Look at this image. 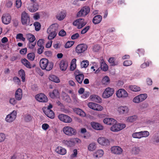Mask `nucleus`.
I'll use <instances>...</instances> for the list:
<instances>
[{
    "mask_svg": "<svg viewBox=\"0 0 159 159\" xmlns=\"http://www.w3.org/2000/svg\"><path fill=\"white\" fill-rule=\"evenodd\" d=\"M40 66L42 70H45L49 71L51 70L53 66V64L52 62H49L48 60L45 58L41 59L39 62Z\"/></svg>",
    "mask_w": 159,
    "mask_h": 159,
    "instance_id": "1",
    "label": "nucleus"
},
{
    "mask_svg": "<svg viewBox=\"0 0 159 159\" xmlns=\"http://www.w3.org/2000/svg\"><path fill=\"white\" fill-rule=\"evenodd\" d=\"M63 132L66 135L71 136L75 135L76 134V130L69 126H65L62 129Z\"/></svg>",
    "mask_w": 159,
    "mask_h": 159,
    "instance_id": "2",
    "label": "nucleus"
},
{
    "mask_svg": "<svg viewBox=\"0 0 159 159\" xmlns=\"http://www.w3.org/2000/svg\"><path fill=\"white\" fill-rule=\"evenodd\" d=\"M90 11V8L89 6H84L81 8L80 10L77 13V16L78 17H84L89 13Z\"/></svg>",
    "mask_w": 159,
    "mask_h": 159,
    "instance_id": "3",
    "label": "nucleus"
},
{
    "mask_svg": "<svg viewBox=\"0 0 159 159\" xmlns=\"http://www.w3.org/2000/svg\"><path fill=\"white\" fill-rule=\"evenodd\" d=\"M80 140L77 138H71L68 140H64L62 142L67 146L71 147L74 146L76 144L80 143Z\"/></svg>",
    "mask_w": 159,
    "mask_h": 159,
    "instance_id": "4",
    "label": "nucleus"
},
{
    "mask_svg": "<svg viewBox=\"0 0 159 159\" xmlns=\"http://www.w3.org/2000/svg\"><path fill=\"white\" fill-rule=\"evenodd\" d=\"M116 110L117 113L120 115H126L128 113L129 111L128 107L126 106L118 107Z\"/></svg>",
    "mask_w": 159,
    "mask_h": 159,
    "instance_id": "5",
    "label": "nucleus"
},
{
    "mask_svg": "<svg viewBox=\"0 0 159 159\" xmlns=\"http://www.w3.org/2000/svg\"><path fill=\"white\" fill-rule=\"evenodd\" d=\"M16 116V111L15 110H14L10 114L7 116L5 118V120L8 123H11L15 120Z\"/></svg>",
    "mask_w": 159,
    "mask_h": 159,
    "instance_id": "6",
    "label": "nucleus"
},
{
    "mask_svg": "<svg viewBox=\"0 0 159 159\" xmlns=\"http://www.w3.org/2000/svg\"><path fill=\"white\" fill-rule=\"evenodd\" d=\"M87 24L83 19H78L73 22V24L76 26L78 29H80L84 26Z\"/></svg>",
    "mask_w": 159,
    "mask_h": 159,
    "instance_id": "7",
    "label": "nucleus"
},
{
    "mask_svg": "<svg viewBox=\"0 0 159 159\" xmlns=\"http://www.w3.org/2000/svg\"><path fill=\"white\" fill-rule=\"evenodd\" d=\"M114 92V90L112 88L107 87L106 88L103 92L102 97L103 98H107L112 96Z\"/></svg>",
    "mask_w": 159,
    "mask_h": 159,
    "instance_id": "8",
    "label": "nucleus"
},
{
    "mask_svg": "<svg viewBox=\"0 0 159 159\" xmlns=\"http://www.w3.org/2000/svg\"><path fill=\"white\" fill-rule=\"evenodd\" d=\"M147 97V94L146 93L141 94L133 98V101L135 103H139L145 100Z\"/></svg>",
    "mask_w": 159,
    "mask_h": 159,
    "instance_id": "9",
    "label": "nucleus"
},
{
    "mask_svg": "<svg viewBox=\"0 0 159 159\" xmlns=\"http://www.w3.org/2000/svg\"><path fill=\"white\" fill-rule=\"evenodd\" d=\"M111 127V130L113 132H117L122 130L126 127L124 124H113Z\"/></svg>",
    "mask_w": 159,
    "mask_h": 159,
    "instance_id": "10",
    "label": "nucleus"
},
{
    "mask_svg": "<svg viewBox=\"0 0 159 159\" xmlns=\"http://www.w3.org/2000/svg\"><path fill=\"white\" fill-rule=\"evenodd\" d=\"M117 97L119 98H125L128 96V94L124 89H121L117 91L116 93Z\"/></svg>",
    "mask_w": 159,
    "mask_h": 159,
    "instance_id": "11",
    "label": "nucleus"
},
{
    "mask_svg": "<svg viewBox=\"0 0 159 159\" xmlns=\"http://www.w3.org/2000/svg\"><path fill=\"white\" fill-rule=\"evenodd\" d=\"M30 20V16L25 11H23L21 14V22L23 25H26Z\"/></svg>",
    "mask_w": 159,
    "mask_h": 159,
    "instance_id": "12",
    "label": "nucleus"
},
{
    "mask_svg": "<svg viewBox=\"0 0 159 159\" xmlns=\"http://www.w3.org/2000/svg\"><path fill=\"white\" fill-rule=\"evenodd\" d=\"M88 106L90 108L97 111H101L103 109V107L100 105L92 102L88 104Z\"/></svg>",
    "mask_w": 159,
    "mask_h": 159,
    "instance_id": "13",
    "label": "nucleus"
},
{
    "mask_svg": "<svg viewBox=\"0 0 159 159\" xmlns=\"http://www.w3.org/2000/svg\"><path fill=\"white\" fill-rule=\"evenodd\" d=\"M35 98L39 102H46L48 101L47 97L43 93H40L36 95Z\"/></svg>",
    "mask_w": 159,
    "mask_h": 159,
    "instance_id": "14",
    "label": "nucleus"
},
{
    "mask_svg": "<svg viewBox=\"0 0 159 159\" xmlns=\"http://www.w3.org/2000/svg\"><path fill=\"white\" fill-rule=\"evenodd\" d=\"M59 119L65 123H70L72 121V118L68 116L63 114H60L58 116Z\"/></svg>",
    "mask_w": 159,
    "mask_h": 159,
    "instance_id": "15",
    "label": "nucleus"
},
{
    "mask_svg": "<svg viewBox=\"0 0 159 159\" xmlns=\"http://www.w3.org/2000/svg\"><path fill=\"white\" fill-rule=\"evenodd\" d=\"M27 9L30 12H34L37 11L39 8V6L37 3H29L27 7Z\"/></svg>",
    "mask_w": 159,
    "mask_h": 159,
    "instance_id": "16",
    "label": "nucleus"
},
{
    "mask_svg": "<svg viewBox=\"0 0 159 159\" xmlns=\"http://www.w3.org/2000/svg\"><path fill=\"white\" fill-rule=\"evenodd\" d=\"M88 48L87 46L84 44L78 45L76 48L75 51L78 53H81L86 51Z\"/></svg>",
    "mask_w": 159,
    "mask_h": 159,
    "instance_id": "17",
    "label": "nucleus"
},
{
    "mask_svg": "<svg viewBox=\"0 0 159 159\" xmlns=\"http://www.w3.org/2000/svg\"><path fill=\"white\" fill-rule=\"evenodd\" d=\"M11 20V17L10 15L8 13L3 14L2 17V22L6 25L10 23Z\"/></svg>",
    "mask_w": 159,
    "mask_h": 159,
    "instance_id": "18",
    "label": "nucleus"
},
{
    "mask_svg": "<svg viewBox=\"0 0 159 159\" xmlns=\"http://www.w3.org/2000/svg\"><path fill=\"white\" fill-rule=\"evenodd\" d=\"M97 141L99 144L103 146H107L110 143L109 140L104 137H101L98 138Z\"/></svg>",
    "mask_w": 159,
    "mask_h": 159,
    "instance_id": "19",
    "label": "nucleus"
},
{
    "mask_svg": "<svg viewBox=\"0 0 159 159\" xmlns=\"http://www.w3.org/2000/svg\"><path fill=\"white\" fill-rule=\"evenodd\" d=\"M138 119V116L136 115L129 116L126 118V122L133 123L137 121Z\"/></svg>",
    "mask_w": 159,
    "mask_h": 159,
    "instance_id": "20",
    "label": "nucleus"
},
{
    "mask_svg": "<svg viewBox=\"0 0 159 159\" xmlns=\"http://www.w3.org/2000/svg\"><path fill=\"white\" fill-rule=\"evenodd\" d=\"M91 125L93 129L97 130H102L103 129V126L100 124L94 122H91Z\"/></svg>",
    "mask_w": 159,
    "mask_h": 159,
    "instance_id": "21",
    "label": "nucleus"
},
{
    "mask_svg": "<svg viewBox=\"0 0 159 159\" xmlns=\"http://www.w3.org/2000/svg\"><path fill=\"white\" fill-rule=\"evenodd\" d=\"M90 98L92 101L97 103H100L102 102L101 98L98 95L93 94L90 96Z\"/></svg>",
    "mask_w": 159,
    "mask_h": 159,
    "instance_id": "22",
    "label": "nucleus"
},
{
    "mask_svg": "<svg viewBox=\"0 0 159 159\" xmlns=\"http://www.w3.org/2000/svg\"><path fill=\"white\" fill-rule=\"evenodd\" d=\"M22 90L20 89H18L16 91L15 94V97L17 100H20L22 98Z\"/></svg>",
    "mask_w": 159,
    "mask_h": 159,
    "instance_id": "23",
    "label": "nucleus"
},
{
    "mask_svg": "<svg viewBox=\"0 0 159 159\" xmlns=\"http://www.w3.org/2000/svg\"><path fill=\"white\" fill-rule=\"evenodd\" d=\"M103 122L108 125H113L116 124V120L112 118H105L103 120Z\"/></svg>",
    "mask_w": 159,
    "mask_h": 159,
    "instance_id": "24",
    "label": "nucleus"
},
{
    "mask_svg": "<svg viewBox=\"0 0 159 159\" xmlns=\"http://www.w3.org/2000/svg\"><path fill=\"white\" fill-rule=\"evenodd\" d=\"M58 25L57 24H53L51 25L48 29L47 32H50L51 31V32H56L58 30Z\"/></svg>",
    "mask_w": 159,
    "mask_h": 159,
    "instance_id": "25",
    "label": "nucleus"
},
{
    "mask_svg": "<svg viewBox=\"0 0 159 159\" xmlns=\"http://www.w3.org/2000/svg\"><path fill=\"white\" fill-rule=\"evenodd\" d=\"M66 16V12L64 11H62L58 13L56 17L57 19L59 20H61L65 18Z\"/></svg>",
    "mask_w": 159,
    "mask_h": 159,
    "instance_id": "26",
    "label": "nucleus"
},
{
    "mask_svg": "<svg viewBox=\"0 0 159 159\" xmlns=\"http://www.w3.org/2000/svg\"><path fill=\"white\" fill-rule=\"evenodd\" d=\"M100 63L101 64V68L102 70L104 71L108 70V66L106 64L103 59L100 60Z\"/></svg>",
    "mask_w": 159,
    "mask_h": 159,
    "instance_id": "27",
    "label": "nucleus"
},
{
    "mask_svg": "<svg viewBox=\"0 0 159 159\" xmlns=\"http://www.w3.org/2000/svg\"><path fill=\"white\" fill-rule=\"evenodd\" d=\"M102 17L100 15L95 16L93 19V22L94 24L99 23L102 20Z\"/></svg>",
    "mask_w": 159,
    "mask_h": 159,
    "instance_id": "28",
    "label": "nucleus"
},
{
    "mask_svg": "<svg viewBox=\"0 0 159 159\" xmlns=\"http://www.w3.org/2000/svg\"><path fill=\"white\" fill-rule=\"evenodd\" d=\"M25 36L29 42H34L35 39L34 36L30 33H27L25 34Z\"/></svg>",
    "mask_w": 159,
    "mask_h": 159,
    "instance_id": "29",
    "label": "nucleus"
},
{
    "mask_svg": "<svg viewBox=\"0 0 159 159\" xmlns=\"http://www.w3.org/2000/svg\"><path fill=\"white\" fill-rule=\"evenodd\" d=\"M49 95L50 97L52 98H58L59 96V92L57 89L53 90L52 92L49 93Z\"/></svg>",
    "mask_w": 159,
    "mask_h": 159,
    "instance_id": "30",
    "label": "nucleus"
},
{
    "mask_svg": "<svg viewBox=\"0 0 159 159\" xmlns=\"http://www.w3.org/2000/svg\"><path fill=\"white\" fill-rule=\"evenodd\" d=\"M49 79L55 83H59L60 82V80L59 78L54 75H50L49 77Z\"/></svg>",
    "mask_w": 159,
    "mask_h": 159,
    "instance_id": "31",
    "label": "nucleus"
},
{
    "mask_svg": "<svg viewBox=\"0 0 159 159\" xmlns=\"http://www.w3.org/2000/svg\"><path fill=\"white\" fill-rule=\"evenodd\" d=\"M104 154L102 150H98L93 154V156L96 158H100L102 157Z\"/></svg>",
    "mask_w": 159,
    "mask_h": 159,
    "instance_id": "32",
    "label": "nucleus"
},
{
    "mask_svg": "<svg viewBox=\"0 0 159 159\" xmlns=\"http://www.w3.org/2000/svg\"><path fill=\"white\" fill-rule=\"evenodd\" d=\"M68 66L66 62L63 60L61 61L60 64V67L61 70L63 71L66 70Z\"/></svg>",
    "mask_w": 159,
    "mask_h": 159,
    "instance_id": "33",
    "label": "nucleus"
},
{
    "mask_svg": "<svg viewBox=\"0 0 159 159\" xmlns=\"http://www.w3.org/2000/svg\"><path fill=\"white\" fill-rule=\"evenodd\" d=\"M21 62L27 68L31 69L32 66L30 63L26 59L24 58L21 60Z\"/></svg>",
    "mask_w": 159,
    "mask_h": 159,
    "instance_id": "34",
    "label": "nucleus"
},
{
    "mask_svg": "<svg viewBox=\"0 0 159 159\" xmlns=\"http://www.w3.org/2000/svg\"><path fill=\"white\" fill-rule=\"evenodd\" d=\"M75 79L77 81L79 84H81L84 78V75L82 74L80 75H76L75 76Z\"/></svg>",
    "mask_w": 159,
    "mask_h": 159,
    "instance_id": "35",
    "label": "nucleus"
},
{
    "mask_svg": "<svg viewBox=\"0 0 159 159\" xmlns=\"http://www.w3.org/2000/svg\"><path fill=\"white\" fill-rule=\"evenodd\" d=\"M45 113L47 116L51 118H53L55 117L53 111L52 110L47 109Z\"/></svg>",
    "mask_w": 159,
    "mask_h": 159,
    "instance_id": "36",
    "label": "nucleus"
},
{
    "mask_svg": "<svg viewBox=\"0 0 159 159\" xmlns=\"http://www.w3.org/2000/svg\"><path fill=\"white\" fill-rule=\"evenodd\" d=\"M48 34V38L49 40H52L54 39L56 36L57 34L56 32H53L51 31L47 32Z\"/></svg>",
    "mask_w": 159,
    "mask_h": 159,
    "instance_id": "37",
    "label": "nucleus"
},
{
    "mask_svg": "<svg viewBox=\"0 0 159 159\" xmlns=\"http://www.w3.org/2000/svg\"><path fill=\"white\" fill-rule=\"evenodd\" d=\"M21 78L22 81L24 82L25 80V71L22 69L20 70L18 72Z\"/></svg>",
    "mask_w": 159,
    "mask_h": 159,
    "instance_id": "38",
    "label": "nucleus"
},
{
    "mask_svg": "<svg viewBox=\"0 0 159 159\" xmlns=\"http://www.w3.org/2000/svg\"><path fill=\"white\" fill-rule=\"evenodd\" d=\"M74 111L75 113L80 116H83L85 115V113L80 109L75 108L74 109Z\"/></svg>",
    "mask_w": 159,
    "mask_h": 159,
    "instance_id": "39",
    "label": "nucleus"
},
{
    "mask_svg": "<svg viewBox=\"0 0 159 159\" xmlns=\"http://www.w3.org/2000/svg\"><path fill=\"white\" fill-rule=\"evenodd\" d=\"M129 88L131 90L135 92L139 91L140 89L139 87L135 85H130L129 86Z\"/></svg>",
    "mask_w": 159,
    "mask_h": 159,
    "instance_id": "40",
    "label": "nucleus"
},
{
    "mask_svg": "<svg viewBox=\"0 0 159 159\" xmlns=\"http://www.w3.org/2000/svg\"><path fill=\"white\" fill-rule=\"evenodd\" d=\"M141 131L133 133L132 137L134 138L140 139L141 138Z\"/></svg>",
    "mask_w": 159,
    "mask_h": 159,
    "instance_id": "41",
    "label": "nucleus"
},
{
    "mask_svg": "<svg viewBox=\"0 0 159 159\" xmlns=\"http://www.w3.org/2000/svg\"><path fill=\"white\" fill-rule=\"evenodd\" d=\"M89 65V62L85 60L82 61L81 63V66L82 68H86Z\"/></svg>",
    "mask_w": 159,
    "mask_h": 159,
    "instance_id": "42",
    "label": "nucleus"
},
{
    "mask_svg": "<svg viewBox=\"0 0 159 159\" xmlns=\"http://www.w3.org/2000/svg\"><path fill=\"white\" fill-rule=\"evenodd\" d=\"M76 61V59L74 58L71 61L70 69L71 70H74L75 68V63Z\"/></svg>",
    "mask_w": 159,
    "mask_h": 159,
    "instance_id": "43",
    "label": "nucleus"
},
{
    "mask_svg": "<svg viewBox=\"0 0 159 159\" xmlns=\"http://www.w3.org/2000/svg\"><path fill=\"white\" fill-rule=\"evenodd\" d=\"M141 138L142 137H146L149 135V133L147 131H141Z\"/></svg>",
    "mask_w": 159,
    "mask_h": 159,
    "instance_id": "44",
    "label": "nucleus"
},
{
    "mask_svg": "<svg viewBox=\"0 0 159 159\" xmlns=\"http://www.w3.org/2000/svg\"><path fill=\"white\" fill-rule=\"evenodd\" d=\"M74 42L72 41H68L66 42L65 45L66 48H69L71 47L74 44Z\"/></svg>",
    "mask_w": 159,
    "mask_h": 159,
    "instance_id": "45",
    "label": "nucleus"
},
{
    "mask_svg": "<svg viewBox=\"0 0 159 159\" xmlns=\"http://www.w3.org/2000/svg\"><path fill=\"white\" fill-rule=\"evenodd\" d=\"M27 57L29 59L33 61L34 60L35 56L33 53H30L28 54Z\"/></svg>",
    "mask_w": 159,
    "mask_h": 159,
    "instance_id": "46",
    "label": "nucleus"
},
{
    "mask_svg": "<svg viewBox=\"0 0 159 159\" xmlns=\"http://www.w3.org/2000/svg\"><path fill=\"white\" fill-rule=\"evenodd\" d=\"M110 81L109 78L108 77L106 76L104 77L102 80V83L104 84H107L109 83Z\"/></svg>",
    "mask_w": 159,
    "mask_h": 159,
    "instance_id": "47",
    "label": "nucleus"
},
{
    "mask_svg": "<svg viewBox=\"0 0 159 159\" xmlns=\"http://www.w3.org/2000/svg\"><path fill=\"white\" fill-rule=\"evenodd\" d=\"M16 38L20 39L23 41H25V38L23 37V34H17L16 36Z\"/></svg>",
    "mask_w": 159,
    "mask_h": 159,
    "instance_id": "48",
    "label": "nucleus"
},
{
    "mask_svg": "<svg viewBox=\"0 0 159 159\" xmlns=\"http://www.w3.org/2000/svg\"><path fill=\"white\" fill-rule=\"evenodd\" d=\"M66 150H55V151L58 154L63 155L66 153Z\"/></svg>",
    "mask_w": 159,
    "mask_h": 159,
    "instance_id": "49",
    "label": "nucleus"
},
{
    "mask_svg": "<svg viewBox=\"0 0 159 159\" xmlns=\"http://www.w3.org/2000/svg\"><path fill=\"white\" fill-rule=\"evenodd\" d=\"M34 25L35 27V30L37 31H39L40 29L41 25L39 23L35 22L34 23Z\"/></svg>",
    "mask_w": 159,
    "mask_h": 159,
    "instance_id": "50",
    "label": "nucleus"
},
{
    "mask_svg": "<svg viewBox=\"0 0 159 159\" xmlns=\"http://www.w3.org/2000/svg\"><path fill=\"white\" fill-rule=\"evenodd\" d=\"M111 153L116 154H120L122 153L123 150H111Z\"/></svg>",
    "mask_w": 159,
    "mask_h": 159,
    "instance_id": "51",
    "label": "nucleus"
},
{
    "mask_svg": "<svg viewBox=\"0 0 159 159\" xmlns=\"http://www.w3.org/2000/svg\"><path fill=\"white\" fill-rule=\"evenodd\" d=\"M96 148V145L94 143H90L88 147V149H95Z\"/></svg>",
    "mask_w": 159,
    "mask_h": 159,
    "instance_id": "52",
    "label": "nucleus"
},
{
    "mask_svg": "<svg viewBox=\"0 0 159 159\" xmlns=\"http://www.w3.org/2000/svg\"><path fill=\"white\" fill-rule=\"evenodd\" d=\"M132 63L131 61L126 60L124 62L123 65L125 66H129L132 65Z\"/></svg>",
    "mask_w": 159,
    "mask_h": 159,
    "instance_id": "53",
    "label": "nucleus"
},
{
    "mask_svg": "<svg viewBox=\"0 0 159 159\" xmlns=\"http://www.w3.org/2000/svg\"><path fill=\"white\" fill-rule=\"evenodd\" d=\"M115 61V59L114 57H110L108 60V62L111 66H115L116 65Z\"/></svg>",
    "mask_w": 159,
    "mask_h": 159,
    "instance_id": "54",
    "label": "nucleus"
},
{
    "mask_svg": "<svg viewBox=\"0 0 159 159\" xmlns=\"http://www.w3.org/2000/svg\"><path fill=\"white\" fill-rule=\"evenodd\" d=\"M44 40L43 39H39L37 42V45L39 47H43Z\"/></svg>",
    "mask_w": 159,
    "mask_h": 159,
    "instance_id": "55",
    "label": "nucleus"
},
{
    "mask_svg": "<svg viewBox=\"0 0 159 159\" xmlns=\"http://www.w3.org/2000/svg\"><path fill=\"white\" fill-rule=\"evenodd\" d=\"M5 139V134L2 133H0V143L4 141Z\"/></svg>",
    "mask_w": 159,
    "mask_h": 159,
    "instance_id": "56",
    "label": "nucleus"
},
{
    "mask_svg": "<svg viewBox=\"0 0 159 159\" xmlns=\"http://www.w3.org/2000/svg\"><path fill=\"white\" fill-rule=\"evenodd\" d=\"M73 153L70 155L71 159H73V158L76 157L77 154V150H74Z\"/></svg>",
    "mask_w": 159,
    "mask_h": 159,
    "instance_id": "57",
    "label": "nucleus"
},
{
    "mask_svg": "<svg viewBox=\"0 0 159 159\" xmlns=\"http://www.w3.org/2000/svg\"><path fill=\"white\" fill-rule=\"evenodd\" d=\"M32 118V116L30 115H27L25 116V119L26 122H29L31 120Z\"/></svg>",
    "mask_w": 159,
    "mask_h": 159,
    "instance_id": "58",
    "label": "nucleus"
},
{
    "mask_svg": "<svg viewBox=\"0 0 159 159\" xmlns=\"http://www.w3.org/2000/svg\"><path fill=\"white\" fill-rule=\"evenodd\" d=\"M90 28L89 26H87L83 29L81 32L82 34H84L86 33Z\"/></svg>",
    "mask_w": 159,
    "mask_h": 159,
    "instance_id": "59",
    "label": "nucleus"
},
{
    "mask_svg": "<svg viewBox=\"0 0 159 159\" xmlns=\"http://www.w3.org/2000/svg\"><path fill=\"white\" fill-rule=\"evenodd\" d=\"M12 5V2L10 1H8L6 2L5 6L7 8H10Z\"/></svg>",
    "mask_w": 159,
    "mask_h": 159,
    "instance_id": "60",
    "label": "nucleus"
},
{
    "mask_svg": "<svg viewBox=\"0 0 159 159\" xmlns=\"http://www.w3.org/2000/svg\"><path fill=\"white\" fill-rule=\"evenodd\" d=\"M21 5V0H16V6L17 8H20Z\"/></svg>",
    "mask_w": 159,
    "mask_h": 159,
    "instance_id": "61",
    "label": "nucleus"
},
{
    "mask_svg": "<svg viewBox=\"0 0 159 159\" xmlns=\"http://www.w3.org/2000/svg\"><path fill=\"white\" fill-rule=\"evenodd\" d=\"M79 37V35L78 33H76L73 35L71 36V39L74 40L78 39Z\"/></svg>",
    "mask_w": 159,
    "mask_h": 159,
    "instance_id": "62",
    "label": "nucleus"
},
{
    "mask_svg": "<svg viewBox=\"0 0 159 159\" xmlns=\"http://www.w3.org/2000/svg\"><path fill=\"white\" fill-rule=\"evenodd\" d=\"M66 34V31L63 30H61L59 33L58 34L60 36H65Z\"/></svg>",
    "mask_w": 159,
    "mask_h": 159,
    "instance_id": "63",
    "label": "nucleus"
},
{
    "mask_svg": "<svg viewBox=\"0 0 159 159\" xmlns=\"http://www.w3.org/2000/svg\"><path fill=\"white\" fill-rule=\"evenodd\" d=\"M44 47H39L37 49V52L39 54H41L43 52Z\"/></svg>",
    "mask_w": 159,
    "mask_h": 159,
    "instance_id": "64",
    "label": "nucleus"
}]
</instances>
